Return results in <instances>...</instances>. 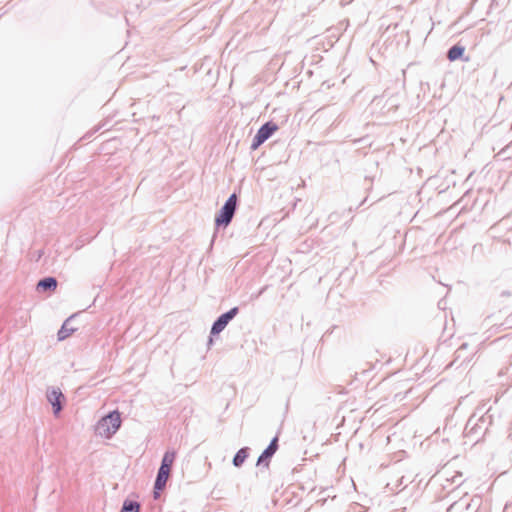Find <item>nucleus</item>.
<instances>
[{
  "instance_id": "nucleus-1",
  "label": "nucleus",
  "mask_w": 512,
  "mask_h": 512,
  "mask_svg": "<svg viewBox=\"0 0 512 512\" xmlns=\"http://www.w3.org/2000/svg\"><path fill=\"white\" fill-rule=\"evenodd\" d=\"M121 426V415L119 411L114 410L102 417L97 425L96 431L100 436L111 438Z\"/></svg>"
},
{
  "instance_id": "nucleus-2",
  "label": "nucleus",
  "mask_w": 512,
  "mask_h": 512,
  "mask_svg": "<svg viewBox=\"0 0 512 512\" xmlns=\"http://www.w3.org/2000/svg\"><path fill=\"white\" fill-rule=\"evenodd\" d=\"M237 202V195L235 193L231 194L215 217L217 227H226L231 223L237 209Z\"/></svg>"
},
{
  "instance_id": "nucleus-3",
  "label": "nucleus",
  "mask_w": 512,
  "mask_h": 512,
  "mask_svg": "<svg viewBox=\"0 0 512 512\" xmlns=\"http://www.w3.org/2000/svg\"><path fill=\"white\" fill-rule=\"evenodd\" d=\"M486 431V419L483 416L480 418H475V416H472L466 423L464 428V435L470 438L472 441L478 442L479 439L486 433Z\"/></svg>"
},
{
  "instance_id": "nucleus-4",
  "label": "nucleus",
  "mask_w": 512,
  "mask_h": 512,
  "mask_svg": "<svg viewBox=\"0 0 512 512\" xmlns=\"http://www.w3.org/2000/svg\"><path fill=\"white\" fill-rule=\"evenodd\" d=\"M239 313L238 307H233L229 311L221 314L212 324L210 335L215 336L220 334L231 320H233Z\"/></svg>"
},
{
  "instance_id": "nucleus-5",
  "label": "nucleus",
  "mask_w": 512,
  "mask_h": 512,
  "mask_svg": "<svg viewBox=\"0 0 512 512\" xmlns=\"http://www.w3.org/2000/svg\"><path fill=\"white\" fill-rule=\"evenodd\" d=\"M47 400L52 405L54 415H58L63 408L62 400L64 395L59 388L49 387L47 389Z\"/></svg>"
},
{
  "instance_id": "nucleus-6",
  "label": "nucleus",
  "mask_w": 512,
  "mask_h": 512,
  "mask_svg": "<svg viewBox=\"0 0 512 512\" xmlns=\"http://www.w3.org/2000/svg\"><path fill=\"white\" fill-rule=\"evenodd\" d=\"M278 437L275 436L269 443V445L260 454L257 460V466H269V461L278 450Z\"/></svg>"
},
{
  "instance_id": "nucleus-7",
  "label": "nucleus",
  "mask_w": 512,
  "mask_h": 512,
  "mask_svg": "<svg viewBox=\"0 0 512 512\" xmlns=\"http://www.w3.org/2000/svg\"><path fill=\"white\" fill-rule=\"evenodd\" d=\"M170 473L171 471L161 468L158 469L156 479L154 482V498H158L159 492L165 488Z\"/></svg>"
},
{
  "instance_id": "nucleus-8",
  "label": "nucleus",
  "mask_w": 512,
  "mask_h": 512,
  "mask_svg": "<svg viewBox=\"0 0 512 512\" xmlns=\"http://www.w3.org/2000/svg\"><path fill=\"white\" fill-rule=\"evenodd\" d=\"M57 284V279L49 276L40 279L36 287L38 291H54L57 288Z\"/></svg>"
},
{
  "instance_id": "nucleus-9",
  "label": "nucleus",
  "mask_w": 512,
  "mask_h": 512,
  "mask_svg": "<svg viewBox=\"0 0 512 512\" xmlns=\"http://www.w3.org/2000/svg\"><path fill=\"white\" fill-rule=\"evenodd\" d=\"M278 129V126L277 124H275L274 122L272 121H268L266 123H264L259 129H258V133H260V135L264 138V140L266 141L267 139H269L273 133Z\"/></svg>"
},
{
  "instance_id": "nucleus-10",
  "label": "nucleus",
  "mask_w": 512,
  "mask_h": 512,
  "mask_svg": "<svg viewBox=\"0 0 512 512\" xmlns=\"http://www.w3.org/2000/svg\"><path fill=\"white\" fill-rule=\"evenodd\" d=\"M175 458L176 452L174 450H167L163 455L159 468L171 471Z\"/></svg>"
},
{
  "instance_id": "nucleus-11",
  "label": "nucleus",
  "mask_w": 512,
  "mask_h": 512,
  "mask_svg": "<svg viewBox=\"0 0 512 512\" xmlns=\"http://www.w3.org/2000/svg\"><path fill=\"white\" fill-rule=\"evenodd\" d=\"M72 317L66 319L61 326L60 330L57 333L58 340L62 341L68 338L75 330L76 328L72 327L70 325V320Z\"/></svg>"
},
{
  "instance_id": "nucleus-12",
  "label": "nucleus",
  "mask_w": 512,
  "mask_h": 512,
  "mask_svg": "<svg viewBox=\"0 0 512 512\" xmlns=\"http://www.w3.org/2000/svg\"><path fill=\"white\" fill-rule=\"evenodd\" d=\"M250 449L248 447H243L239 449L233 457L232 463L235 467H241L245 460L249 456Z\"/></svg>"
},
{
  "instance_id": "nucleus-13",
  "label": "nucleus",
  "mask_w": 512,
  "mask_h": 512,
  "mask_svg": "<svg viewBox=\"0 0 512 512\" xmlns=\"http://www.w3.org/2000/svg\"><path fill=\"white\" fill-rule=\"evenodd\" d=\"M465 52V48L461 45H453L451 48H449L447 52V58L450 61H455L460 59Z\"/></svg>"
},
{
  "instance_id": "nucleus-14",
  "label": "nucleus",
  "mask_w": 512,
  "mask_h": 512,
  "mask_svg": "<svg viewBox=\"0 0 512 512\" xmlns=\"http://www.w3.org/2000/svg\"><path fill=\"white\" fill-rule=\"evenodd\" d=\"M140 503L134 500L126 499L123 502L122 508L120 512H139L140 511Z\"/></svg>"
},
{
  "instance_id": "nucleus-15",
  "label": "nucleus",
  "mask_w": 512,
  "mask_h": 512,
  "mask_svg": "<svg viewBox=\"0 0 512 512\" xmlns=\"http://www.w3.org/2000/svg\"><path fill=\"white\" fill-rule=\"evenodd\" d=\"M265 142L264 138L260 135V133H256L254 136L252 143H251V149L256 150L258 147H260Z\"/></svg>"
},
{
  "instance_id": "nucleus-16",
  "label": "nucleus",
  "mask_w": 512,
  "mask_h": 512,
  "mask_svg": "<svg viewBox=\"0 0 512 512\" xmlns=\"http://www.w3.org/2000/svg\"><path fill=\"white\" fill-rule=\"evenodd\" d=\"M101 127H102V126H100V125H99V126H96L92 131L88 132V133L84 136V138H85V139H88V138H89L90 136H92L94 133H96L97 131H99Z\"/></svg>"
},
{
  "instance_id": "nucleus-17",
  "label": "nucleus",
  "mask_w": 512,
  "mask_h": 512,
  "mask_svg": "<svg viewBox=\"0 0 512 512\" xmlns=\"http://www.w3.org/2000/svg\"><path fill=\"white\" fill-rule=\"evenodd\" d=\"M266 287H263L259 292L258 294L255 296V298H258L264 291H265Z\"/></svg>"
},
{
  "instance_id": "nucleus-18",
  "label": "nucleus",
  "mask_w": 512,
  "mask_h": 512,
  "mask_svg": "<svg viewBox=\"0 0 512 512\" xmlns=\"http://www.w3.org/2000/svg\"><path fill=\"white\" fill-rule=\"evenodd\" d=\"M213 344V339L212 337L209 338V341H208V345H212Z\"/></svg>"
},
{
  "instance_id": "nucleus-19",
  "label": "nucleus",
  "mask_w": 512,
  "mask_h": 512,
  "mask_svg": "<svg viewBox=\"0 0 512 512\" xmlns=\"http://www.w3.org/2000/svg\"><path fill=\"white\" fill-rule=\"evenodd\" d=\"M511 357H512V354H511Z\"/></svg>"
}]
</instances>
